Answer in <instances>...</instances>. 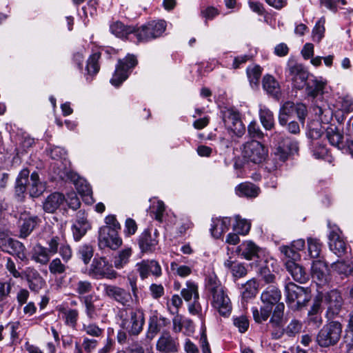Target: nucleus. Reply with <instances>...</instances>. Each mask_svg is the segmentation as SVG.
<instances>
[{"label":"nucleus","instance_id":"obj_1","mask_svg":"<svg viewBox=\"0 0 353 353\" xmlns=\"http://www.w3.org/2000/svg\"><path fill=\"white\" fill-rule=\"evenodd\" d=\"M205 290L212 307L222 316L228 317L232 310V303L225 288L217 276L212 272L205 279Z\"/></svg>","mask_w":353,"mask_h":353},{"label":"nucleus","instance_id":"obj_2","mask_svg":"<svg viewBox=\"0 0 353 353\" xmlns=\"http://www.w3.org/2000/svg\"><path fill=\"white\" fill-rule=\"evenodd\" d=\"M119 327L130 336H138L143 330L145 316L142 310L133 307L119 309L117 314Z\"/></svg>","mask_w":353,"mask_h":353},{"label":"nucleus","instance_id":"obj_3","mask_svg":"<svg viewBox=\"0 0 353 353\" xmlns=\"http://www.w3.org/2000/svg\"><path fill=\"white\" fill-rule=\"evenodd\" d=\"M285 295L286 303L294 310L302 309L311 299L309 288L299 286L292 282H288L285 284Z\"/></svg>","mask_w":353,"mask_h":353},{"label":"nucleus","instance_id":"obj_4","mask_svg":"<svg viewBox=\"0 0 353 353\" xmlns=\"http://www.w3.org/2000/svg\"><path fill=\"white\" fill-rule=\"evenodd\" d=\"M342 329V325L338 321L325 324L316 336V343L322 347L335 345L341 339Z\"/></svg>","mask_w":353,"mask_h":353},{"label":"nucleus","instance_id":"obj_5","mask_svg":"<svg viewBox=\"0 0 353 353\" xmlns=\"http://www.w3.org/2000/svg\"><path fill=\"white\" fill-rule=\"evenodd\" d=\"M241 154L245 161L259 164L266 159L268 150L260 141L252 140L243 144Z\"/></svg>","mask_w":353,"mask_h":353},{"label":"nucleus","instance_id":"obj_6","mask_svg":"<svg viewBox=\"0 0 353 353\" xmlns=\"http://www.w3.org/2000/svg\"><path fill=\"white\" fill-rule=\"evenodd\" d=\"M164 20L152 21L136 30V37L139 42H147L161 37L166 29Z\"/></svg>","mask_w":353,"mask_h":353},{"label":"nucleus","instance_id":"obj_7","mask_svg":"<svg viewBox=\"0 0 353 353\" xmlns=\"http://www.w3.org/2000/svg\"><path fill=\"white\" fill-rule=\"evenodd\" d=\"M137 59L133 54H128L125 58L119 59L110 83L115 87L119 86L125 81L132 70L137 65Z\"/></svg>","mask_w":353,"mask_h":353},{"label":"nucleus","instance_id":"obj_8","mask_svg":"<svg viewBox=\"0 0 353 353\" xmlns=\"http://www.w3.org/2000/svg\"><path fill=\"white\" fill-rule=\"evenodd\" d=\"M296 112L300 122L303 125L307 115V108L303 103L294 104L293 102H285L279 110V122L281 125H285L288 121Z\"/></svg>","mask_w":353,"mask_h":353},{"label":"nucleus","instance_id":"obj_9","mask_svg":"<svg viewBox=\"0 0 353 353\" xmlns=\"http://www.w3.org/2000/svg\"><path fill=\"white\" fill-rule=\"evenodd\" d=\"M286 72L295 88L301 90L307 84L308 73L301 64L289 61Z\"/></svg>","mask_w":353,"mask_h":353},{"label":"nucleus","instance_id":"obj_10","mask_svg":"<svg viewBox=\"0 0 353 353\" xmlns=\"http://www.w3.org/2000/svg\"><path fill=\"white\" fill-rule=\"evenodd\" d=\"M118 232L114 231L110 226H103L99 231V247L101 249L110 248L113 250H117L122 245V239L119 236Z\"/></svg>","mask_w":353,"mask_h":353},{"label":"nucleus","instance_id":"obj_11","mask_svg":"<svg viewBox=\"0 0 353 353\" xmlns=\"http://www.w3.org/2000/svg\"><path fill=\"white\" fill-rule=\"evenodd\" d=\"M103 286L104 294L123 306H129L134 301L133 295L123 288L108 284Z\"/></svg>","mask_w":353,"mask_h":353},{"label":"nucleus","instance_id":"obj_12","mask_svg":"<svg viewBox=\"0 0 353 353\" xmlns=\"http://www.w3.org/2000/svg\"><path fill=\"white\" fill-rule=\"evenodd\" d=\"M90 272L95 276H100L108 279H116L117 272L112 269L104 257L94 258L90 266Z\"/></svg>","mask_w":353,"mask_h":353},{"label":"nucleus","instance_id":"obj_13","mask_svg":"<svg viewBox=\"0 0 353 353\" xmlns=\"http://www.w3.org/2000/svg\"><path fill=\"white\" fill-rule=\"evenodd\" d=\"M328 226L330 229L328 236L330 249L338 256H341L346 250V244L341 236V231L336 225H331L330 223Z\"/></svg>","mask_w":353,"mask_h":353},{"label":"nucleus","instance_id":"obj_14","mask_svg":"<svg viewBox=\"0 0 353 353\" xmlns=\"http://www.w3.org/2000/svg\"><path fill=\"white\" fill-rule=\"evenodd\" d=\"M157 350L161 353H174L178 351V339L172 336L168 331L161 333L157 342Z\"/></svg>","mask_w":353,"mask_h":353},{"label":"nucleus","instance_id":"obj_15","mask_svg":"<svg viewBox=\"0 0 353 353\" xmlns=\"http://www.w3.org/2000/svg\"><path fill=\"white\" fill-rule=\"evenodd\" d=\"M324 301L327 305V314L330 318L337 315L341 310L343 299L341 293L337 290H331L324 297Z\"/></svg>","mask_w":353,"mask_h":353},{"label":"nucleus","instance_id":"obj_16","mask_svg":"<svg viewBox=\"0 0 353 353\" xmlns=\"http://www.w3.org/2000/svg\"><path fill=\"white\" fill-rule=\"evenodd\" d=\"M137 267L142 280L148 278L150 274L156 277H159L162 274L161 265L154 260H143L138 263Z\"/></svg>","mask_w":353,"mask_h":353},{"label":"nucleus","instance_id":"obj_17","mask_svg":"<svg viewBox=\"0 0 353 353\" xmlns=\"http://www.w3.org/2000/svg\"><path fill=\"white\" fill-rule=\"evenodd\" d=\"M311 274L312 279L318 285L327 283L329 279L327 265L321 260L313 261Z\"/></svg>","mask_w":353,"mask_h":353},{"label":"nucleus","instance_id":"obj_18","mask_svg":"<svg viewBox=\"0 0 353 353\" xmlns=\"http://www.w3.org/2000/svg\"><path fill=\"white\" fill-rule=\"evenodd\" d=\"M281 298V292L279 289L273 285H269L261 294V300L265 305L270 306L272 310V306L279 303Z\"/></svg>","mask_w":353,"mask_h":353},{"label":"nucleus","instance_id":"obj_19","mask_svg":"<svg viewBox=\"0 0 353 353\" xmlns=\"http://www.w3.org/2000/svg\"><path fill=\"white\" fill-rule=\"evenodd\" d=\"M22 248V243L15 241L8 234L0 233V248L11 254H19Z\"/></svg>","mask_w":353,"mask_h":353},{"label":"nucleus","instance_id":"obj_20","mask_svg":"<svg viewBox=\"0 0 353 353\" xmlns=\"http://www.w3.org/2000/svg\"><path fill=\"white\" fill-rule=\"evenodd\" d=\"M285 264L287 270L291 274L294 281L303 283L308 280L309 276L302 266L293 261H286Z\"/></svg>","mask_w":353,"mask_h":353},{"label":"nucleus","instance_id":"obj_21","mask_svg":"<svg viewBox=\"0 0 353 353\" xmlns=\"http://www.w3.org/2000/svg\"><path fill=\"white\" fill-rule=\"evenodd\" d=\"M230 224V219L228 217L213 218L210 228L212 236L216 239L220 238L229 230Z\"/></svg>","mask_w":353,"mask_h":353},{"label":"nucleus","instance_id":"obj_22","mask_svg":"<svg viewBox=\"0 0 353 353\" xmlns=\"http://www.w3.org/2000/svg\"><path fill=\"white\" fill-rule=\"evenodd\" d=\"M259 248L252 241H246L236 248V252L247 260L254 259L258 256Z\"/></svg>","mask_w":353,"mask_h":353},{"label":"nucleus","instance_id":"obj_23","mask_svg":"<svg viewBox=\"0 0 353 353\" xmlns=\"http://www.w3.org/2000/svg\"><path fill=\"white\" fill-rule=\"evenodd\" d=\"M65 201L64 196L59 192L50 194L43 203V208L48 213L54 212Z\"/></svg>","mask_w":353,"mask_h":353},{"label":"nucleus","instance_id":"obj_24","mask_svg":"<svg viewBox=\"0 0 353 353\" xmlns=\"http://www.w3.org/2000/svg\"><path fill=\"white\" fill-rule=\"evenodd\" d=\"M110 30L112 34L119 38H127V37L134 33L136 35V28L133 26H125L121 21L112 22L110 26Z\"/></svg>","mask_w":353,"mask_h":353},{"label":"nucleus","instance_id":"obj_25","mask_svg":"<svg viewBox=\"0 0 353 353\" xmlns=\"http://www.w3.org/2000/svg\"><path fill=\"white\" fill-rule=\"evenodd\" d=\"M68 178L73 182L78 192L83 196H89L92 194V190L86 181L80 178L77 174L70 172L67 174Z\"/></svg>","mask_w":353,"mask_h":353},{"label":"nucleus","instance_id":"obj_26","mask_svg":"<svg viewBox=\"0 0 353 353\" xmlns=\"http://www.w3.org/2000/svg\"><path fill=\"white\" fill-rule=\"evenodd\" d=\"M138 243L141 250L146 252H152L157 245L158 241L156 239L152 237L150 232L144 231L139 236Z\"/></svg>","mask_w":353,"mask_h":353},{"label":"nucleus","instance_id":"obj_27","mask_svg":"<svg viewBox=\"0 0 353 353\" xmlns=\"http://www.w3.org/2000/svg\"><path fill=\"white\" fill-rule=\"evenodd\" d=\"M50 256L47 248L40 244L36 245L32 250V259L40 264H47L50 261Z\"/></svg>","mask_w":353,"mask_h":353},{"label":"nucleus","instance_id":"obj_28","mask_svg":"<svg viewBox=\"0 0 353 353\" xmlns=\"http://www.w3.org/2000/svg\"><path fill=\"white\" fill-rule=\"evenodd\" d=\"M259 119L263 127L266 130H271L274 127V117L273 112L265 106H261L259 109Z\"/></svg>","mask_w":353,"mask_h":353},{"label":"nucleus","instance_id":"obj_29","mask_svg":"<svg viewBox=\"0 0 353 353\" xmlns=\"http://www.w3.org/2000/svg\"><path fill=\"white\" fill-rule=\"evenodd\" d=\"M27 188L32 197H37L44 191V185L40 182L39 174L37 172H32L31 174L30 181L28 183Z\"/></svg>","mask_w":353,"mask_h":353},{"label":"nucleus","instance_id":"obj_30","mask_svg":"<svg viewBox=\"0 0 353 353\" xmlns=\"http://www.w3.org/2000/svg\"><path fill=\"white\" fill-rule=\"evenodd\" d=\"M235 190L239 196L256 197L259 193V188L251 183H242L236 186Z\"/></svg>","mask_w":353,"mask_h":353},{"label":"nucleus","instance_id":"obj_31","mask_svg":"<svg viewBox=\"0 0 353 353\" xmlns=\"http://www.w3.org/2000/svg\"><path fill=\"white\" fill-rule=\"evenodd\" d=\"M326 83L318 79H313L309 81L306 85V94L312 98L323 94Z\"/></svg>","mask_w":353,"mask_h":353},{"label":"nucleus","instance_id":"obj_32","mask_svg":"<svg viewBox=\"0 0 353 353\" xmlns=\"http://www.w3.org/2000/svg\"><path fill=\"white\" fill-rule=\"evenodd\" d=\"M132 254L131 248H125L118 252L114 258V265L117 269L123 268L129 262Z\"/></svg>","mask_w":353,"mask_h":353},{"label":"nucleus","instance_id":"obj_33","mask_svg":"<svg viewBox=\"0 0 353 353\" xmlns=\"http://www.w3.org/2000/svg\"><path fill=\"white\" fill-rule=\"evenodd\" d=\"M264 90L273 97H277L280 92V87L276 80L271 75L266 74L263 78Z\"/></svg>","mask_w":353,"mask_h":353},{"label":"nucleus","instance_id":"obj_34","mask_svg":"<svg viewBox=\"0 0 353 353\" xmlns=\"http://www.w3.org/2000/svg\"><path fill=\"white\" fill-rule=\"evenodd\" d=\"M181 294L186 301H189L194 297V299H199L197 284L192 281L186 282V288H183Z\"/></svg>","mask_w":353,"mask_h":353},{"label":"nucleus","instance_id":"obj_35","mask_svg":"<svg viewBox=\"0 0 353 353\" xmlns=\"http://www.w3.org/2000/svg\"><path fill=\"white\" fill-rule=\"evenodd\" d=\"M326 137L331 145L341 148L343 143V136L336 127L330 126L326 130Z\"/></svg>","mask_w":353,"mask_h":353},{"label":"nucleus","instance_id":"obj_36","mask_svg":"<svg viewBox=\"0 0 353 353\" xmlns=\"http://www.w3.org/2000/svg\"><path fill=\"white\" fill-rule=\"evenodd\" d=\"M297 149V143L294 142L291 143L290 146H285V145H279L276 148L274 154L276 159L281 161H285L288 159V155L290 153H292L293 151H296Z\"/></svg>","mask_w":353,"mask_h":353},{"label":"nucleus","instance_id":"obj_37","mask_svg":"<svg viewBox=\"0 0 353 353\" xmlns=\"http://www.w3.org/2000/svg\"><path fill=\"white\" fill-rule=\"evenodd\" d=\"M225 268L231 270L232 275L236 278H241L247 274V269L239 263H234L230 259H228L224 262Z\"/></svg>","mask_w":353,"mask_h":353},{"label":"nucleus","instance_id":"obj_38","mask_svg":"<svg viewBox=\"0 0 353 353\" xmlns=\"http://www.w3.org/2000/svg\"><path fill=\"white\" fill-rule=\"evenodd\" d=\"M246 73L250 85L252 87L258 86L262 74L261 68L257 65L249 66L246 70Z\"/></svg>","mask_w":353,"mask_h":353},{"label":"nucleus","instance_id":"obj_39","mask_svg":"<svg viewBox=\"0 0 353 353\" xmlns=\"http://www.w3.org/2000/svg\"><path fill=\"white\" fill-rule=\"evenodd\" d=\"M27 281L30 289L34 292H38L44 284L43 279L37 271L32 272L31 275H27Z\"/></svg>","mask_w":353,"mask_h":353},{"label":"nucleus","instance_id":"obj_40","mask_svg":"<svg viewBox=\"0 0 353 353\" xmlns=\"http://www.w3.org/2000/svg\"><path fill=\"white\" fill-rule=\"evenodd\" d=\"M271 312L270 306L261 307L260 310L256 307H252L254 320L258 323L265 321L270 316Z\"/></svg>","mask_w":353,"mask_h":353},{"label":"nucleus","instance_id":"obj_41","mask_svg":"<svg viewBox=\"0 0 353 353\" xmlns=\"http://www.w3.org/2000/svg\"><path fill=\"white\" fill-rule=\"evenodd\" d=\"M257 285L254 280L248 281L243 287L241 292L242 299L248 301L254 297L257 293Z\"/></svg>","mask_w":353,"mask_h":353},{"label":"nucleus","instance_id":"obj_42","mask_svg":"<svg viewBox=\"0 0 353 353\" xmlns=\"http://www.w3.org/2000/svg\"><path fill=\"white\" fill-rule=\"evenodd\" d=\"M85 307V312L88 319L93 320L97 318V314L96 307L94 304L92 296H83L81 299Z\"/></svg>","mask_w":353,"mask_h":353},{"label":"nucleus","instance_id":"obj_43","mask_svg":"<svg viewBox=\"0 0 353 353\" xmlns=\"http://www.w3.org/2000/svg\"><path fill=\"white\" fill-rule=\"evenodd\" d=\"M325 19L321 17L315 24L312 30V39L314 42L319 43L324 37Z\"/></svg>","mask_w":353,"mask_h":353},{"label":"nucleus","instance_id":"obj_44","mask_svg":"<svg viewBox=\"0 0 353 353\" xmlns=\"http://www.w3.org/2000/svg\"><path fill=\"white\" fill-rule=\"evenodd\" d=\"M101 57V53L95 52L92 54L88 59L86 65V70L89 75H94L99 70L98 61Z\"/></svg>","mask_w":353,"mask_h":353},{"label":"nucleus","instance_id":"obj_45","mask_svg":"<svg viewBox=\"0 0 353 353\" xmlns=\"http://www.w3.org/2000/svg\"><path fill=\"white\" fill-rule=\"evenodd\" d=\"M37 225V217L23 213V238L28 236Z\"/></svg>","mask_w":353,"mask_h":353},{"label":"nucleus","instance_id":"obj_46","mask_svg":"<svg viewBox=\"0 0 353 353\" xmlns=\"http://www.w3.org/2000/svg\"><path fill=\"white\" fill-rule=\"evenodd\" d=\"M331 268L340 275L347 276L352 272V267L343 261H337L331 265Z\"/></svg>","mask_w":353,"mask_h":353},{"label":"nucleus","instance_id":"obj_47","mask_svg":"<svg viewBox=\"0 0 353 353\" xmlns=\"http://www.w3.org/2000/svg\"><path fill=\"white\" fill-rule=\"evenodd\" d=\"M223 119L225 125L228 128L231 125H234L237 121H241L239 113L232 109H228L224 112Z\"/></svg>","mask_w":353,"mask_h":353},{"label":"nucleus","instance_id":"obj_48","mask_svg":"<svg viewBox=\"0 0 353 353\" xmlns=\"http://www.w3.org/2000/svg\"><path fill=\"white\" fill-rule=\"evenodd\" d=\"M161 323L157 315H153L150 317L148 321V336L151 339L154 338L155 335L160 331Z\"/></svg>","mask_w":353,"mask_h":353},{"label":"nucleus","instance_id":"obj_49","mask_svg":"<svg viewBox=\"0 0 353 353\" xmlns=\"http://www.w3.org/2000/svg\"><path fill=\"white\" fill-rule=\"evenodd\" d=\"M322 245L319 240L313 238L307 239V249L309 254L312 258L319 256L321 251Z\"/></svg>","mask_w":353,"mask_h":353},{"label":"nucleus","instance_id":"obj_50","mask_svg":"<svg viewBox=\"0 0 353 353\" xmlns=\"http://www.w3.org/2000/svg\"><path fill=\"white\" fill-rule=\"evenodd\" d=\"M90 229V223L85 224H78L74 223L72 227V234L74 239L76 241H79L87 232L88 230Z\"/></svg>","mask_w":353,"mask_h":353},{"label":"nucleus","instance_id":"obj_51","mask_svg":"<svg viewBox=\"0 0 353 353\" xmlns=\"http://www.w3.org/2000/svg\"><path fill=\"white\" fill-rule=\"evenodd\" d=\"M236 225L234 230L242 235L247 234L250 230V223L245 219H242L239 216H236Z\"/></svg>","mask_w":353,"mask_h":353},{"label":"nucleus","instance_id":"obj_52","mask_svg":"<svg viewBox=\"0 0 353 353\" xmlns=\"http://www.w3.org/2000/svg\"><path fill=\"white\" fill-rule=\"evenodd\" d=\"M93 248L91 245L85 244L81 245L78 251V254L85 264H88L93 256Z\"/></svg>","mask_w":353,"mask_h":353},{"label":"nucleus","instance_id":"obj_53","mask_svg":"<svg viewBox=\"0 0 353 353\" xmlns=\"http://www.w3.org/2000/svg\"><path fill=\"white\" fill-rule=\"evenodd\" d=\"M49 271L52 274H61L65 272L66 266L60 259H54L49 264Z\"/></svg>","mask_w":353,"mask_h":353},{"label":"nucleus","instance_id":"obj_54","mask_svg":"<svg viewBox=\"0 0 353 353\" xmlns=\"http://www.w3.org/2000/svg\"><path fill=\"white\" fill-rule=\"evenodd\" d=\"M323 130L318 122H313L308 125L307 137L312 140H316L321 137Z\"/></svg>","mask_w":353,"mask_h":353},{"label":"nucleus","instance_id":"obj_55","mask_svg":"<svg viewBox=\"0 0 353 353\" xmlns=\"http://www.w3.org/2000/svg\"><path fill=\"white\" fill-rule=\"evenodd\" d=\"M281 252L285 256L287 259L286 261H293L295 262L298 259H300L299 253L296 251L292 247L283 245L279 248Z\"/></svg>","mask_w":353,"mask_h":353},{"label":"nucleus","instance_id":"obj_56","mask_svg":"<svg viewBox=\"0 0 353 353\" xmlns=\"http://www.w3.org/2000/svg\"><path fill=\"white\" fill-rule=\"evenodd\" d=\"M248 134L250 138L261 139L264 134L261 130L259 125L255 121H252L248 126Z\"/></svg>","mask_w":353,"mask_h":353},{"label":"nucleus","instance_id":"obj_57","mask_svg":"<svg viewBox=\"0 0 353 353\" xmlns=\"http://www.w3.org/2000/svg\"><path fill=\"white\" fill-rule=\"evenodd\" d=\"M170 268L172 272L181 277H186L192 273V269L188 265H179L176 262H172Z\"/></svg>","mask_w":353,"mask_h":353},{"label":"nucleus","instance_id":"obj_58","mask_svg":"<svg viewBox=\"0 0 353 353\" xmlns=\"http://www.w3.org/2000/svg\"><path fill=\"white\" fill-rule=\"evenodd\" d=\"M315 114L318 115L323 123H328L332 117V111L330 108L316 106L314 109Z\"/></svg>","mask_w":353,"mask_h":353},{"label":"nucleus","instance_id":"obj_59","mask_svg":"<svg viewBox=\"0 0 353 353\" xmlns=\"http://www.w3.org/2000/svg\"><path fill=\"white\" fill-rule=\"evenodd\" d=\"M92 285L89 281H79L75 284V292L80 295L88 294L92 290Z\"/></svg>","mask_w":353,"mask_h":353},{"label":"nucleus","instance_id":"obj_60","mask_svg":"<svg viewBox=\"0 0 353 353\" xmlns=\"http://www.w3.org/2000/svg\"><path fill=\"white\" fill-rule=\"evenodd\" d=\"M234 325L241 333L246 332L249 327V321L245 316L241 315L233 318Z\"/></svg>","mask_w":353,"mask_h":353},{"label":"nucleus","instance_id":"obj_61","mask_svg":"<svg viewBox=\"0 0 353 353\" xmlns=\"http://www.w3.org/2000/svg\"><path fill=\"white\" fill-rule=\"evenodd\" d=\"M182 303L181 298L179 295L174 294L172 296L170 301L168 302L167 305L170 312L177 314L179 308L181 306Z\"/></svg>","mask_w":353,"mask_h":353},{"label":"nucleus","instance_id":"obj_62","mask_svg":"<svg viewBox=\"0 0 353 353\" xmlns=\"http://www.w3.org/2000/svg\"><path fill=\"white\" fill-rule=\"evenodd\" d=\"M65 323L67 325L74 327L79 316V312L77 310L70 309L64 312Z\"/></svg>","mask_w":353,"mask_h":353},{"label":"nucleus","instance_id":"obj_63","mask_svg":"<svg viewBox=\"0 0 353 353\" xmlns=\"http://www.w3.org/2000/svg\"><path fill=\"white\" fill-rule=\"evenodd\" d=\"M83 330L87 334L94 337L100 336L103 333V330L94 323L88 325L84 324L83 325Z\"/></svg>","mask_w":353,"mask_h":353},{"label":"nucleus","instance_id":"obj_64","mask_svg":"<svg viewBox=\"0 0 353 353\" xmlns=\"http://www.w3.org/2000/svg\"><path fill=\"white\" fill-rule=\"evenodd\" d=\"M165 205L163 201H158L152 207V212L155 215V219L159 222L163 221V213L165 212Z\"/></svg>","mask_w":353,"mask_h":353}]
</instances>
